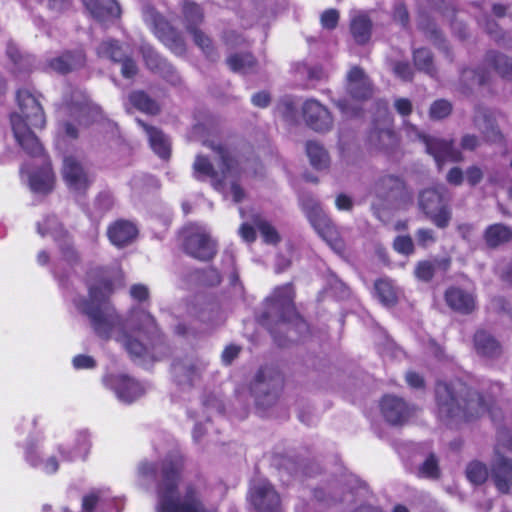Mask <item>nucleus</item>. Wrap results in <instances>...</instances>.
Wrapping results in <instances>:
<instances>
[{
	"instance_id": "1",
	"label": "nucleus",
	"mask_w": 512,
	"mask_h": 512,
	"mask_svg": "<svg viewBox=\"0 0 512 512\" xmlns=\"http://www.w3.org/2000/svg\"><path fill=\"white\" fill-rule=\"evenodd\" d=\"M103 269H94L90 278H98L89 285V299H74L77 310L88 318L94 334L107 341L111 338L123 345L132 357L160 359L169 349L155 322L145 310H132L124 319L108 301L113 293L112 282Z\"/></svg>"
},
{
	"instance_id": "2",
	"label": "nucleus",
	"mask_w": 512,
	"mask_h": 512,
	"mask_svg": "<svg viewBox=\"0 0 512 512\" xmlns=\"http://www.w3.org/2000/svg\"><path fill=\"white\" fill-rule=\"evenodd\" d=\"M435 401L439 421L450 428L476 421L490 407V400L480 390L460 380L437 382Z\"/></svg>"
},
{
	"instance_id": "3",
	"label": "nucleus",
	"mask_w": 512,
	"mask_h": 512,
	"mask_svg": "<svg viewBox=\"0 0 512 512\" xmlns=\"http://www.w3.org/2000/svg\"><path fill=\"white\" fill-rule=\"evenodd\" d=\"M17 100L20 113H13L10 117L14 137L28 155L38 157L42 155L43 147L33 129L44 127L46 121L43 109L28 90H19Z\"/></svg>"
},
{
	"instance_id": "4",
	"label": "nucleus",
	"mask_w": 512,
	"mask_h": 512,
	"mask_svg": "<svg viewBox=\"0 0 512 512\" xmlns=\"http://www.w3.org/2000/svg\"><path fill=\"white\" fill-rule=\"evenodd\" d=\"M294 291L290 284L275 290L272 297L265 303L263 312L258 321L265 326L274 337L280 347L288 344V337H282V331L289 332V323H293L298 329L306 328V323L297 313L293 303Z\"/></svg>"
},
{
	"instance_id": "5",
	"label": "nucleus",
	"mask_w": 512,
	"mask_h": 512,
	"mask_svg": "<svg viewBox=\"0 0 512 512\" xmlns=\"http://www.w3.org/2000/svg\"><path fill=\"white\" fill-rule=\"evenodd\" d=\"M203 144L215 151L221 160V173H219L211 161L202 155H198L193 163V175L199 181L210 179L212 186L216 190L223 189L224 180L230 176H236L240 171H247L248 164L234 159L230 151L221 144L213 141H203Z\"/></svg>"
},
{
	"instance_id": "6",
	"label": "nucleus",
	"mask_w": 512,
	"mask_h": 512,
	"mask_svg": "<svg viewBox=\"0 0 512 512\" xmlns=\"http://www.w3.org/2000/svg\"><path fill=\"white\" fill-rule=\"evenodd\" d=\"M284 380L278 370L270 366L260 367L249 383V391L258 407L267 409L278 400Z\"/></svg>"
},
{
	"instance_id": "7",
	"label": "nucleus",
	"mask_w": 512,
	"mask_h": 512,
	"mask_svg": "<svg viewBox=\"0 0 512 512\" xmlns=\"http://www.w3.org/2000/svg\"><path fill=\"white\" fill-rule=\"evenodd\" d=\"M418 204L424 214L439 228L448 226L451 213L448 200L445 198V189L429 188L420 192Z\"/></svg>"
},
{
	"instance_id": "8",
	"label": "nucleus",
	"mask_w": 512,
	"mask_h": 512,
	"mask_svg": "<svg viewBox=\"0 0 512 512\" xmlns=\"http://www.w3.org/2000/svg\"><path fill=\"white\" fill-rule=\"evenodd\" d=\"M145 20L150 23L158 38L175 54L186 53V43L180 32L160 15L152 6L144 7Z\"/></svg>"
},
{
	"instance_id": "9",
	"label": "nucleus",
	"mask_w": 512,
	"mask_h": 512,
	"mask_svg": "<svg viewBox=\"0 0 512 512\" xmlns=\"http://www.w3.org/2000/svg\"><path fill=\"white\" fill-rule=\"evenodd\" d=\"M183 243L184 251L193 258L209 261L216 254V243L201 227H191L187 230Z\"/></svg>"
},
{
	"instance_id": "10",
	"label": "nucleus",
	"mask_w": 512,
	"mask_h": 512,
	"mask_svg": "<svg viewBox=\"0 0 512 512\" xmlns=\"http://www.w3.org/2000/svg\"><path fill=\"white\" fill-rule=\"evenodd\" d=\"M380 410L390 425L402 426L416 414L418 409L403 398L389 394L381 399Z\"/></svg>"
},
{
	"instance_id": "11",
	"label": "nucleus",
	"mask_w": 512,
	"mask_h": 512,
	"mask_svg": "<svg viewBox=\"0 0 512 512\" xmlns=\"http://www.w3.org/2000/svg\"><path fill=\"white\" fill-rule=\"evenodd\" d=\"M249 501L257 512H281L280 495L267 480H259L251 485Z\"/></svg>"
},
{
	"instance_id": "12",
	"label": "nucleus",
	"mask_w": 512,
	"mask_h": 512,
	"mask_svg": "<svg viewBox=\"0 0 512 512\" xmlns=\"http://www.w3.org/2000/svg\"><path fill=\"white\" fill-rule=\"evenodd\" d=\"M418 137L425 144L427 153L433 156L440 168L446 161L464 160L462 152L455 147L454 140L432 137L423 133H418Z\"/></svg>"
},
{
	"instance_id": "13",
	"label": "nucleus",
	"mask_w": 512,
	"mask_h": 512,
	"mask_svg": "<svg viewBox=\"0 0 512 512\" xmlns=\"http://www.w3.org/2000/svg\"><path fill=\"white\" fill-rule=\"evenodd\" d=\"M472 124L482 138L489 143H502L504 135L501 132L494 113L482 105H476L472 116Z\"/></svg>"
},
{
	"instance_id": "14",
	"label": "nucleus",
	"mask_w": 512,
	"mask_h": 512,
	"mask_svg": "<svg viewBox=\"0 0 512 512\" xmlns=\"http://www.w3.org/2000/svg\"><path fill=\"white\" fill-rule=\"evenodd\" d=\"M302 114L306 125L316 132H327L331 130L333 126L331 113L317 100H307L303 104Z\"/></svg>"
},
{
	"instance_id": "15",
	"label": "nucleus",
	"mask_w": 512,
	"mask_h": 512,
	"mask_svg": "<svg viewBox=\"0 0 512 512\" xmlns=\"http://www.w3.org/2000/svg\"><path fill=\"white\" fill-rule=\"evenodd\" d=\"M63 178L70 190L78 194H85L90 180L81 162L74 156H66L63 160Z\"/></svg>"
},
{
	"instance_id": "16",
	"label": "nucleus",
	"mask_w": 512,
	"mask_h": 512,
	"mask_svg": "<svg viewBox=\"0 0 512 512\" xmlns=\"http://www.w3.org/2000/svg\"><path fill=\"white\" fill-rule=\"evenodd\" d=\"M375 194L379 199L389 204H396L406 197V186L401 178L386 175L376 183Z\"/></svg>"
},
{
	"instance_id": "17",
	"label": "nucleus",
	"mask_w": 512,
	"mask_h": 512,
	"mask_svg": "<svg viewBox=\"0 0 512 512\" xmlns=\"http://www.w3.org/2000/svg\"><path fill=\"white\" fill-rule=\"evenodd\" d=\"M204 368L205 363L194 357L176 360L172 365L173 374L178 384L189 386L201 377Z\"/></svg>"
},
{
	"instance_id": "18",
	"label": "nucleus",
	"mask_w": 512,
	"mask_h": 512,
	"mask_svg": "<svg viewBox=\"0 0 512 512\" xmlns=\"http://www.w3.org/2000/svg\"><path fill=\"white\" fill-rule=\"evenodd\" d=\"M188 313L204 323L216 324L221 321L219 305L203 295L193 298L188 304Z\"/></svg>"
},
{
	"instance_id": "19",
	"label": "nucleus",
	"mask_w": 512,
	"mask_h": 512,
	"mask_svg": "<svg viewBox=\"0 0 512 512\" xmlns=\"http://www.w3.org/2000/svg\"><path fill=\"white\" fill-rule=\"evenodd\" d=\"M491 477L497 489L502 493H507L512 486V460L505 457L498 448L495 449Z\"/></svg>"
},
{
	"instance_id": "20",
	"label": "nucleus",
	"mask_w": 512,
	"mask_h": 512,
	"mask_svg": "<svg viewBox=\"0 0 512 512\" xmlns=\"http://www.w3.org/2000/svg\"><path fill=\"white\" fill-rule=\"evenodd\" d=\"M347 91L357 100H366L372 96V84L359 66L352 67L347 75Z\"/></svg>"
},
{
	"instance_id": "21",
	"label": "nucleus",
	"mask_w": 512,
	"mask_h": 512,
	"mask_svg": "<svg viewBox=\"0 0 512 512\" xmlns=\"http://www.w3.org/2000/svg\"><path fill=\"white\" fill-rule=\"evenodd\" d=\"M309 221L317 233L334 249L342 248V242L338 239V233L330 219L322 209L315 208L311 211Z\"/></svg>"
},
{
	"instance_id": "22",
	"label": "nucleus",
	"mask_w": 512,
	"mask_h": 512,
	"mask_svg": "<svg viewBox=\"0 0 512 512\" xmlns=\"http://www.w3.org/2000/svg\"><path fill=\"white\" fill-rule=\"evenodd\" d=\"M108 381L119 399L124 402L130 403L144 393V388L138 382L125 375L110 376Z\"/></svg>"
},
{
	"instance_id": "23",
	"label": "nucleus",
	"mask_w": 512,
	"mask_h": 512,
	"mask_svg": "<svg viewBox=\"0 0 512 512\" xmlns=\"http://www.w3.org/2000/svg\"><path fill=\"white\" fill-rule=\"evenodd\" d=\"M86 63V55L83 50L66 51L60 56L49 61V67L59 73L67 74L74 70L84 67Z\"/></svg>"
},
{
	"instance_id": "24",
	"label": "nucleus",
	"mask_w": 512,
	"mask_h": 512,
	"mask_svg": "<svg viewBox=\"0 0 512 512\" xmlns=\"http://www.w3.org/2000/svg\"><path fill=\"white\" fill-rule=\"evenodd\" d=\"M107 234L115 246L122 248L136 240L138 229L130 221L118 220L108 228Z\"/></svg>"
},
{
	"instance_id": "25",
	"label": "nucleus",
	"mask_w": 512,
	"mask_h": 512,
	"mask_svg": "<svg viewBox=\"0 0 512 512\" xmlns=\"http://www.w3.org/2000/svg\"><path fill=\"white\" fill-rule=\"evenodd\" d=\"M447 305L461 314H470L475 310V298L472 294L457 287L447 289L445 293Z\"/></svg>"
},
{
	"instance_id": "26",
	"label": "nucleus",
	"mask_w": 512,
	"mask_h": 512,
	"mask_svg": "<svg viewBox=\"0 0 512 512\" xmlns=\"http://www.w3.org/2000/svg\"><path fill=\"white\" fill-rule=\"evenodd\" d=\"M451 266L450 257L433 258L420 261L415 267V276L423 282L432 280L436 273L445 274Z\"/></svg>"
},
{
	"instance_id": "27",
	"label": "nucleus",
	"mask_w": 512,
	"mask_h": 512,
	"mask_svg": "<svg viewBox=\"0 0 512 512\" xmlns=\"http://www.w3.org/2000/svg\"><path fill=\"white\" fill-rule=\"evenodd\" d=\"M476 353L484 358H498L502 353L501 344L489 332L478 330L473 338Z\"/></svg>"
},
{
	"instance_id": "28",
	"label": "nucleus",
	"mask_w": 512,
	"mask_h": 512,
	"mask_svg": "<svg viewBox=\"0 0 512 512\" xmlns=\"http://www.w3.org/2000/svg\"><path fill=\"white\" fill-rule=\"evenodd\" d=\"M93 18L106 21L120 16L121 10L115 0H83Z\"/></svg>"
},
{
	"instance_id": "29",
	"label": "nucleus",
	"mask_w": 512,
	"mask_h": 512,
	"mask_svg": "<svg viewBox=\"0 0 512 512\" xmlns=\"http://www.w3.org/2000/svg\"><path fill=\"white\" fill-rule=\"evenodd\" d=\"M484 62L501 78L512 81V57L496 50H489L484 56Z\"/></svg>"
},
{
	"instance_id": "30",
	"label": "nucleus",
	"mask_w": 512,
	"mask_h": 512,
	"mask_svg": "<svg viewBox=\"0 0 512 512\" xmlns=\"http://www.w3.org/2000/svg\"><path fill=\"white\" fill-rule=\"evenodd\" d=\"M489 78V73L484 69H463L459 80L460 90L463 94L470 95L476 87L486 85Z\"/></svg>"
},
{
	"instance_id": "31",
	"label": "nucleus",
	"mask_w": 512,
	"mask_h": 512,
	"mask_svg": "<svg viewBox=\"0 0 512 512\" xmlns=\"http://www.w3.org/2000/svg\"><path fill=\"white\" fill-rule=\"evenodd\" d=\"M181 15L187 33L193 29L199 28L205 19L203 8L191 0H182Z\"/></svg>"
},
{
	"instance_id": "32",
	"label": "nucleus",
	"mask_w": 512,
	"mask_h": 512,
	"mask_svg": "<svg viewBox=\"0 0 512 512\" xmlns=\"http://www.w3.org/2000/svg\"><path fill=\"white\" fill-rule=\"evenodd\" d=\"M369 144L381 151H388L397 146L398 140L395 132L389 127H374L368 136Z\"/></svg>"
},
{
	"instance_id": "33",
	"label": "nucleus",
	"mask_w": 512,
	"mask_h": 512,
	"mask_svg": "<svg viewBox=\"0 0 512 512\" xmlns=\"http://www.w3.org/2000/svg\"><path fill=\"white\" fill-rule=\"evenodd\" d=\"M55 175L50 164H45L39 171L30 176L29 184L33 192L47 194L54 187Z\"/></svg>"
},
{
	"instance_id": "34",
	"label": "nucleus",
	"mask_w": 512,
	"mask_h": 512,
	"mask_svg": "<svg viewBox=\"0 0 512 512\" xmlns=\"http://www.w3.org/2000/svg\"><path fill=\"white\" fill-rule=\"evenodd\" d=\"M484 240L489 248H497L512 240V229L502 223L490 225L484 232Z\"/></svg>"
},
{
	"instance_id": "35",
	"label": "nucleus",
	"mask_w": 512,
	"mask_h": 512,
	"mask_svg": "<svg viewBox=\"0 0 512 512\" xmlns=\"http://www.w3.org/2000/svg\"><path fill=\"white\" fill-rule=\"evenodd\" d=\"M350 32L358 45L366 44L371 38V20L365 15L354 17L350 24Z\"/></svg>"
},
{
	"instance_id": "36",
	"label": "nucleus",
	"mask_w": 512,
	"mask_h": 512,
	"mask_svg": "<svg viewBox=\"0 0 512 512\" xmlns=\"http://www.w3.org/2000/svg\"><path fill=\"white\" fill-rule=\"evenodd\" d=\"M230 69L237 73H250L257 67V61L250 53H235L226 59Z\"/></svg>"
},
{
	"instance_id": "37",
	"label": "nucleus",
	"mask_w": 512,
	"mask_h": 512,
	"mask_svg": "<svg viewBox=\"0 0 512 512\" xmlns=\"http://www.w3.org/2000/svg\"><path fill=\"white\" fill-rule=\"evenodd\" d=\"M306 153L311 165L318 169H326L329 166L330 158L326 149L317 141L306 142Z\"/></svg>"
},
{
	"instance_id": "38",
	"label": "nucleus",
	"mask_w": 512,
	"mask_h": 512,
	"mask_svg": "<svg viewBox=\"0 0 512 512\" xmlns=\"http://www.w3.org/2000/svg\"><path fill=\"white\" fill-rule=\"evenodd\" d=\"M188 33L192 36L194 44L201 49L207 59L210 61H216L219 58V54L214 46L213 40L200 27L193 29Z\"/></svg>"
},
{
	"instance_id": "39",
	"label": "nucleus",
	"mask_w": 512,
	"mask_h": 512,
	"mask_svg": "<svg viewBox=\"0 0 512 512\" xmlns=\"http://www.w3.org/2000/svg\"><path fill=\"white\" fill-rule=\"evenodd\" d=\"M148 135L149 141L152 149L157 153L161 158L168 159L170 157V143L166 136L162 131L154 128L144 126Z\"/></svg>"
},
{
	"instance_id": "40",
	"label": "nucleus",
	"mask_w": 512,
	"mask_h": 512,
	"mask_svg": "<svg viewBox=\"0 0 512 512\" xmlns=\"http://www.w3.org/2000/svg\"><path fill=\"white\" fill-rule=\"evenodd\" d=\"M415 67L431 77H436L437 69L434 65L433 54L426 48H419L413 51Z\"/></svg>"
},
{
	"instance_id": "41",
	"label": "nucleus",
	"mask_w": 512,
	"mask_h": 512,
	"mask_svg": "<svg viewBox=\"0 0 512 512\" xmlns=\"http://www.w3.org/2000/svg\"><path fill=\"white\" fill-rule=\"evenodd\" d=\"M100 57L108 58L113 62H119L127 55L117 40L108 39L100 43L97 48Z\"/></svg>"
},
{
	"instance_id": "42",
	"label": "nucleus",
	"mask_w": 512,
	"mask_h": 512,
	"mask_svg": "<svg viewBox=\"0 0 512 512\" xmlns=\"http://www.w3.org/2000/svg\"><path fill=\"white\" fill-rule=\"evenodd\" d=\"M131 104L140 111L156 114L159 111L157 103L143 91H135L130 94Z\"/></svg>"
},
{
	"instance_id": "43",
	"label": "nucleus",
	"mask_w": 512,
	"mask_h": 512,
	"mask_svg": "<svg viewBox=\"0 0 512 512\" xmlns=\"http://www.w3.org/2000/svg\"><path fill=\"white\" fill-rule=\"evenodd\" d=\"M375 291L385 306H394L397 303L398 298L390 281L383 279L376 281Z\"/></svg>"
},
{
	"instance_id": "44",
	"label": "nucleus",
	"mask_w": 512,
	"mask_h": 512,
	"mask_svg": "<svg viewBox=\"0 0 512 512\" xmlns=\"http://www.w3.org/2000/svg\"><path fill=\"white\" fill-rule=\"evenodd\" d=\"M417 474L419 477L438 479L440 477V468L438 459L434 454H429L424 462L419 465Z\"/></svg>"
},
{
	"instance_id": "45",
	"label": "nucleus",
	"mask_w": 512,
	"mask_h": 512,
	"mask_svg": "<svg viewBox=\"0 0 512 512\" xmlns=\"http://www.w3.org/2000/svg\"><path fill=\"white\" fill-rule=\"evenodd\" d=\"M453 105L446 99L435 100L429 108V118L433 121L443 120L451 115Z\"/></svg>"
},
{
	"instance_id": "46",
	"label": "nucleus",
	"mask_w": 512,
	"mask_h": 512,
	"mask_svg": "<svg viewBox=\"0 0 512 512\" xmlns=\"http://www.w3.org/2000/svg\"><path fill=\"white\" fill-rule=\"evenodd\" d=\"M38 231L43 236L50 234L56 240L62 239L67 235L66 230L56 217H48L43 224H39Z\"/></svg>"
},
{
	"instance_id": "47",
	"label": "nucleus",
	"mask_w": 512,
	"mask_h": 512,
	"mask_svg": "<svg viewBox=\"0 0 512 512\" xmlns=\"http://www.w3.org/2000/svg\"><path fill=\"white\" fill-rule=\"evenodd\" d=\"M253 223L259 229L267 243L275 244L279 241L280 237L275 228L271 226V224L268 223L261 215H254Z\"/></svg>"
},
{
	"instance_id": "48",
	"label": "nucleus",
	"mask_w": 512,
	"mask_h": 512,
	"mask_svg": "<svg viewBox=\"0 0 512 512\" xmlns=\"http://www.w3.org/2000/svg\"><path fill=\"white\" fill-rule=\"evenodd\" d=\"M466 475L472 483L482 484L488 477V470L483 463L473 461L467 466Z\"/></svg>"
},
{
	"instance_id": "49",
	"label": "nucleus",
	"mask_w": 512,
	"mask_h": 512,
	"mask_svg": "<svg viewBox=\"0 0 512 512\" xmlns=\"http://www.w3.org/2000/svg\"><path fill=\"white\" fill-rule=\"evenodd\" d=\"M92 113H98L97 107L90 106L86 101L70 107V114L79 124H89L88 116Z\"/></svg>"
},
{
	"instance_id": "50",
	"label": "nucleus",
	"mask_w": 512,
	"mask_h": 512,
	"mask_svg": "<svg viewBox=\"0 0 512 512\" xmlns=\"http://www.w3.org/2000/svg\"><path fill=\"white\" fill-rule=\"evenodd\" d=\"M195 278L203 285L216 286L221 282V275L212 267L196 270L194 272Z\"/></svg>"
},
{
	"instance_id": "51",
	"label": "nucleus",
	"mask_w": 512,
	"mask_h": 512,
	"mask_svg": "<svg viewBox=\"0 0 512 512\" xmlns=\"http://www.w3.org/2000/svg\"><path fill=\"white\" fill-rule=\"evenodd\" d=\"M419 28L424 32L426 38L434 45L441 46L444 43L443 35L435 23L427 21V23L424 24L423 22H420Z\"/></svg>"
},
{
	"instance_id": "52",
	"label": "nucleus",
	"mask_w": 512,
	"mask_h": 512,
	"mask_svg": "<svg viewBox=\"0 0 512 512\" xmlns=\"http://www.w3.org/2000/svg\"><path fill=\"white\" fill-rule=\"evenodd\" d=\"M394 74L403 81H412L414 72L408 62L390 61Z\"/></svg>"
},
{
	"instance_id": "53",
	"label": "nucleus",
	"mask_w": 512,
	"mask_h": 512,
	"mask_svg": "<svg viewBox=\"0 0 512 512\" xmlns=\"http://www.w3.org/2000/svg\"><path fill=\"white\" fill-rule=\"evenodd\" d=\"M394 249L404 255L414 252V244L410 236H397L393 242Z\"/></svg>"
},
{
	"instance_id": "54",
	"label": "nucleus",
	"mask_w": 512,
	"mask_h": 512,
	"mask_svg": "<svg viewBox=\"0 0 512 512\" xmlns=\"http://www.w3.org/2000/svg\"><path fill=\"white\" fill-rule=\"evenodd\" d=\"M157 74L161 75L164 79L170 82L173 85H177L180 83V77L176 73L174 67L169 64L166 60L162 63Z\"/></svg>"
},
{
	"instance_id": "55",
	"label": "nucleus",
	"mask_w": 512,
	"mask_h": 512,
	"mask_svg": "<svg viewBox=\"0 0 512 512\" xmlns=\"http://www.w3.org/2000/svg\"><path fill=\"white\" fill-rule=\"evenodd\" d=\"M492 308L498 314H504L512 318V305L503 297H495L492 300Z\"/></svg>"
},
{
	"instance_id": "56",
	"label": "nucleus",
	"mask_w": 512,
	"mask_h": 512,
	"mask_svg": "<svg viewBox=\"0 0 512 512\" xmlns=\"http://www.w3.org/2000/svg\"><path fill=\"white\" fill-rule=\"evenodd\" d=\"M338 20L339 13L335 9L327 10L321 15L322 26L329 30L336 28Z\"/></svg>"
},
{
	"instance_id": "57",
	"label": "nucleus",
	"mask_w": 512,
	"mask_h": 512,
	"mask_svg": "<svg viewBox=\"0 0 512 512\" xmlns=\"http://www.w3.org/2000/svg\"><path fill=\"white\" fill-rule=\"evenodd\" d=\"M460 146L466 151H475L480 146V138L475 134H464L460 140Z\"/></svg>"
},
{
	"instance_id": "58",
	"label": "nucleus",
	"mask_w": 512,
	"mask_h": 512,
	"mask_svg": "<svg viewBox=\"0 0 512 512\" xmlns=\"http://www.w3.org/2000/svg\"><path fill=\"white\" fill-rule=\"evenodd\" d=\"M118 63L122 64L121 73L125 78H131L135 76L138 72V68L134 60L126 55L123 60Z\"/></svg>"
},
{
	"instance_id": "59",
	"label": "nucleus",
	"mask_w": 512,
	"mask_h": 512,
	"mask_svg": "<svg viewBox=\"0 0 512 512\" xmlns=\"http://www.w3.org/2000/svg\"><path fill=\"white\" fill-rule=\"evenodd\" d=\"M242 348L239 345L230 344L222 352L221 358L225 365H230L240 354Z\"/></svg>"
},
{
	"instance_id": "60",
	"label": "nucleus",
	"mask_w": 512,
	"mask_h": 512,
	"mask_svg": "<svg viewBox=\"0 0 512 512\" xmlns=\"http://www.w3.org/2000/svg\"><path fill=\"white\" fill-rule=\"evenodd\" d=\"M144 59L147 67L153 71L154 73H157L162 65V63L165 62L164 59L159 57L156 53L153 51H147L144 54Z\"/></svg>"
},
{
	"instance_id": "61",
	"label": "nucleus",
	"mask_w": 512,
	"mask_h": 512,
	"mask_svg": "<svg viewBox=\"0 0 512 512\" xmlns=\"http://www.w3.org/2000/svg\"><path fill=\"white\" fill-rule=\"evenodd\" d=\"M465 175H466L467 182L471 186H476L477 184H479L482 181L483 176H484L482 170L478 166H475V165L468 167L466 169Z\"/></svg>"
},
{
	"instance_id": "62",
	"label": "nucleus",
	"mask_w": 512,
	"mask_h": 512,
	"mask_svg": "<svg viewBox=\"0 0 512 512\" xmlns=\"http://www.w3.org/2000/svg\"><path fill=\"white\" fill-rule=\"evenodd\" d=\"M485 30L496 42L504 38L503 31L498 27V24L491 19H486Z\"/></svg>"
},
{
	"instance_id": "63",
	"label": "nucleus",
	"mask_w": 512,
	"mask_h": 512,
	"mask_svg": "<svg viewBox=\"0 0 512 512\" xmlns=\"http://www.w3.org/2000/svg\"><path fill=\"white\" fill-rule=\"evenodd\" d=\"M223 40L226 45L234 48L244 43V38L236 31L228 30L224 32Z\"/></svg>"
},
{
	"instance_id": "64",
	"label": "nucleus",
	"mask_w": 512,
	"mask_h": 512,
	"mask_svg": "<svg viewBox=\"0 0 512 512\" xmlns=\"http://www.w3.org/2000/svg\"><path fill=\"white\" fill-rule=\"evenodd\" d=\"M394 20L399 22L404 28H407L409 25V13L407 11V8L399 4L395 7L394 14H393Z\"/></svg>"
}]
</instances>
